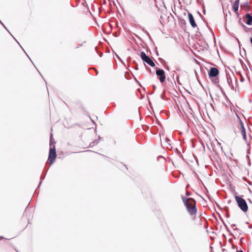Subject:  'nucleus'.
Instances as JSON below:
<instances>
[{
    "mask_svg": "<svg viewBox=\"0 0 252 252\" xmlns=\"http://www.w3.org/2000/svg\"><path fill=\"white\" fill-rule=\"evenodd\" d=\"M243 20L249 25H252V17H244Z\"/></svg>",
    "mask_w": 252,
    "mask_h": 252,
    "instance_id": "obj_9",
    "label": "nucleus"
},
{
    "mask_svg": "<svg viewBox=\"0 0 252 252\" xmlns=\"http://www.w3.org/2000/svg\"><path fill=\"white\" fill-rule=\"evenodd\" d=\"M244 16H251V14L247 13Z\"/></svg>",
    "mask_w": 252,
    "mask_h": 252,
    "instance_id": "obj_15",
    "label": "nucleus"
},
{
    "mask_svg": "<svg viewBox=\"0 0 252 252\" xmlns=\"http://www.w3.org/2000/svg\"><path fill=\"white\" fill-rule=\"evenodd\" d=\"M236 252H243L242 250L241 251H237Z\"/></svg>",
    "mask_w": 252,
    "mask_h": 252,
    "instance_id": "obj_19",
    "label": "nucleus"
},
{
    "mask_svg": "<svg viewBox=\"0 0 252 252\" xmlns=\"http://www.w3.org/2000/svg\"><path fill=\"white\" fill-rule=\"evenodd\" d=\"M203 13H204V15L206 14L205 13V10L204 9H203Z\"/></svg>",
    "mask_w": 252,
    "mask_h": 252,
    "instance_id": "obj_17",
    "label": "nucleus"
},
{
    "mask_svg": "<svg viewBox=\"0 0 252 252\" xmlns=\"http://www.w3.org/2000/svg\"><path fill=\"white\" fill-rule=\"evenodd\" d=\"M140 57L142 60L147 64L150 65V66L154 67L155 66V64L152 60L148 56L146 55L145 52H142L140 54Z\"/></svg>",
    "mask_w": 252,
    "mask_h": 252,
    "instance_id": "obj_5",
    "label": "nucleus"
},
{
    "mask_svg": "<svg viewBox=\"0 0 252 252\" xmlns=\"http://www.w3.org/2000/svg\"><path fill=\"white\" fill-rule=\"evenodd\" d=\"M189 194H189V192L188 191V192H187V195H189Z\"/></svg>",
    "mask_w": 252,
    "mask_h": 252,
    "instance_id": "obj_18",
    "label": "nucleus"
},
{
    "mask_svg": "<svg viewBox=\"0 0 252 252\" xmlns=\"http://www.w3.org/2000/svg\"><path fill=\"white\" fill-rule=\"evenodd\" d=\"M238 8H239V4L234 3L232 6L233 11L235 12L237 16H239V14L238 13Z\"/></svg>",
    "mask_w": 252,
    "mask_h": 252,
    "instance_id": "obj_10",
    "label": "nucleus"
},
{
    "mask_svg": "<svg viewBox=\"0 0 252 252\" xmlns=\"http://www.w3.org/2000/svg\"><path fill=\"white\" fill-rule=\"evenodd\" d=\"M57 155L56 152L55 146L54 145L52 148H50L49 150V156L48 161L50 162V164H52L56 158Z\"/></svg>",
    "mask_w": 252,
    "mask_h": 252,
    "instance_id": "obj_3",
    "label": "nucleus"
},
{
    "mask_svg": "<svg viewBox=\"0 0 252 252\" xmlns=\"http://www.w3.org/2000/svg\"><path fill=\"white\" fill-rule=\"evenodd\" d=\"M182 199L188 212L192 217V220H194L197 211L196 207V201L192 198H186L185 196H182Z\"/></svg>",
    "mask_w": 252,
    "mask_h": 252,
    "instance_id": "obj_1",
    "label": "nucleus"
},
{
    "mask_svg": "<svg viewBox=\"0 0 252 252\" xmlns=\"http://www.w3.org/2000/svg\"><path fill=\"white\" fill-rule=\"evenodd\" d=\"M251 44L252 45V37L251 38Z\"/></svg>",
    "mask_w": 252,
    "mask_h": 252,
    "instance_id": "obj_20",
    "label": "nucleus"
},
{
    "mask_svg": "<svg viewBox=\"0 0 252 252\" xmlns=\"http://www.w3.org/2000/svg\"><path fill=\"white\" fill-rule=\"evenodd\" d=\"M54 139L53 138V136L52 135H51V138H50V146H51L52 145H53V142H54Z\"/></svg>",
    "mask_w": 252,
    "mask_h": 252,
    "instance_id": "obj_12",
    "label": "nucleus"
},
{
    "mask_svg": "<svg viewBox=\"0 0 252 252\" xmlns=\"http://www.w3.org/2000/svg\"><path fill=\"white\" fill-rule=\"evenodd\" d=\"M233 0H230V1H232Z\"/></svg>",
    "mask_w": 252,
    "mask_h": 252,
    "instance_id": "obj_21",
    "label": "nucleus"
},
{
    "mask_svg": "<svg viewBox=\"0 0 252 252\" xmlns=\"http://www.w3.org/2000/svg\"><path fill=\"white\" fill-rule=\"evenodd\" d=\"M188 16H192V14L191 13H190L189 12H188Z\"/></svg>",
    "mask_w": 252,
    "mask_h": 252,
    "instance_id": "obj_16",
    "label": "nucleus"
},
{
    "mask_svg": "<svg viewBox=\"0 0 252 252\" xmlns=\"http://www.w3.org/2000/svg\"><path fill=\"white\" fill-rule=\"evenodd\" d=\"M235 198L239 208L243 212H246L248 211V205L245 199L237 195L235 196Z\"/></svg>",
    "mask_w": 252,
    "mask_h": 252,
    "instance_id": "obj_2",
    "label": "nucleus"
},
{
    "mask_svg": "<svg viewBox=\"0 0 252 252\" xmlns=\"http://www.w3.org/2000/svg\"><path fill=\"white\" fill-rule=\"evenodd\" d=\"M240 0H235L234 3H237V4H239V2H240Z\"/></svg>",
    "mask_w": 252,
    "mask_h": 252,
    "instance_id": "obj_13",
    "label": "nucleus"
},
{
    "mask_svg": "<svg viewBox=\"0 0 252 252\" xmlns=\"http://www.w3.org/2000/svg\"><path fill=\"white\" fill-rule=\"evenodd\" d=\"M156 74L159 77V80L161 83H163L166 78L164 71L163 69H158L156 70Z\"/></svg>",
    "mask_w": 252,
    "mask_h": 252,
    "instance_id": "obj_6",
    "label": "nucleus"
},
{
    "mask_svg": "<svg viewBox=\"0 0 252 252\" xmlns=\"http://www.w3.org/2000/svg\"><path fill=\"white\" fill-rule=\"evenodd\" d=\"M241 19H240V21H239V22H240V24H241L243 27H245V25L243 24V23H242L241 22Z\"/></svg>",
    "mask_w": 252,
    "mask_h": 252,
    "instance_id": "obj_14",
    "label": "nucleus"
},
{
    "mask_svg": "<svg viewBox=\"0 0 252 252\" xmlns=\"http://www.w3.org/2000/svg\"><path fill=\"white\" fill-rule=\"evenodd\" d=\"M219 73V71L217 68L212 67L209 72V76L210 78H215L218 75Z\"/></svg>",
    "mask_w": 252,
    "mask_h": 252,
    "instance_id": "obj_7",
    "label": "nucleus"
},
{
    "mask_svg": "<svg viewBox=\"0 0 252 252\" xmlns=\"http://www.w3.org/2000/svg\"><path fill=\"white\" fill-rule=\"evenodd\" d=\"M250 9V5L248 1H245L242 3L240 5V10L248 11Z\"/></svg>",
    "mask_w": 252,
    "mask_h": 252,
    "instance_id": "obj_8",
    "label": "nucleus"
},
{
    "mask_svg": "<svg viewBox=\"0 0 252 252\" xmlns=\"http://www.w3.org/2000/svg\"><path fill=\"white\" fill-rule=\"evenodd\" d=\"M189 17V23H190V25H191V26L193 28L196 27L197 25H196L195 20L193 18V17Z\"/></svg>",
    "mask_w": 252,
    "mask_h": 252,
    "instance_id": "obj_11",
    "label": "nucleus"
},
{
    "mask_svg": "<svg viewBox=\"0 0 252 252\" xmlns=\"http://www.w3.org/2000/svg\"><path fill=\"white\" fill-rule=\"evenodd\" d=\"M238 127L239 129L243 139L245 141H247L246 129L243 122L239 118H238Z\"/></svg>",
    "mask_w": 252,
    "mask_h": 252,
    "instance_id": "obj_4",
    "label": "nucleus"
}]
</instances>
